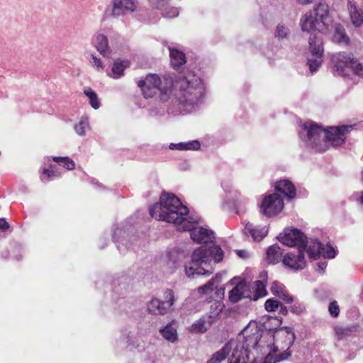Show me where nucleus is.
<instances>
[{
    "mask_svg": "<svg viewBox=\"0 0 363 363\" xmlns=\"http://www.w3.org/2000/svg\"><path fill=\"white\" fill-rule=\"evenodd\" d=\"M169 149H171V150H184V143H171L169 145Z\"/></svg>",
    "mask_w": 363,
    "mask_h": 363,
    "instance_id": "obj_44",
    "label": "nucleus"
},
{
    "mask_svg": "<svg viewBox=\"0 0 363 363\" xmlns=\"http://www.w3.org/2000/svg\"><path fill=\"white\" fill-rule=\"evenodd\" d=\"M208 326L209 323L205 318H200L191 325L189 330L192 333H203L207 330Z\"/></svg>",
    "mask_w": 363,
    "mask_h": 363,
    "instance_id": "obj_31",
    "label": "nucleus"
},
{
    "mask_svg": "<svg viewBox=\"0 0 363 363\" xmlns=\"http://www.w3.org/2000/svg\"><path fill=\"white\" fill-rule=\"evenodd\" d=\"M52 160L68 170L73 169L75 167L74 161L68 157H54Z\"/></svg>",
    "mask_w": 363,
    "mask_h": 363,
    "instance_id": "obj_36",
    "label": "nucleus"
},
{
    "mask_svg": "<svg viewBox=\"0 0 363 363\" xmlns=\"http://www.w3.org/2000/svg\"><path fill=\"white\" fill-rule=\"evenodd\" d=\"M90 64L98 72H102L104 69V65L100 58H98L95 55H91Z\"/></svg>",
    "mask_w": 363,
    "mask_h": 363,
    "instance_id": "obj_38",
    "label": "nucleus"
},
{
    "mask_svg": "<svg viewBox=\"0 0 363 363\" xmlns=\"http://www.w3.org/2000/svg\"><path fill=\"white\" fill-rule=\"evenodd\" d=\"M261 336L260 330L257 325H248L242 330V335H239L238 340L230 341H235L240 345L242 353L248 357V352L256 348Z\"/></svg>",
    "mask_w": 363,
    "mask_h": 363,
    "instance_id": "obj_10",
    "label": "nucleus"
},
{
    "mask_svg": "<svg viewBox=\"0 0 363 363\" xmlns=\"http://www.w3.org/2000/svg\"><path fill=\"white\" fill-rule=\"evenodd\" d=\"M173 87L182 113L194 111L201 102L205 87L201 79L195 74L179 77L174 80Z\"/></svg>",
    "mask_w": 363,
    "mask_h": 363,
    "instance_id": "obj_4",
    "label": "nucleus"
},
{
    "mask_svg": "<svg viewBox=\"0 0 363 363\" xmlns=\"http://www.w3.org/2000/svg\"><path fill=\"white\" fill-rule=\"evenodd\" d=\"M59 176L60 174L57 171L52 169V167H51L50 169H45L41 176V180L43 182H47L49 178L57 177Z\"/></svg>",
    "mask_w": 363,
    "mask_h": 363,
    "instance_id": "obj_39",
    "label": "nucleus"
},
{
    "mask_svg": "<svg viewBox=\"0 0 363 363\" xmlns=\"http://www.w3.org/2000/svg\"><path fill=\"white\" fill-rule=\"evenodd\" d=\"M126 241L122 240L121 242L117 245V248L120 251L121 253H125L126 251Z\"/></svg>",
    "mask_w": 363,
    "mask_h": 363,
    "instance_id": "obj_45",
    "label": "nucleus"
},
{
    "mask_svg": "<svg viewBox=\"0 0 363 363\" xmlns=\"http://www.w3.org/2000/svg\"><path fill=\"white\" fill-rule=\"evenodd\" d=\"M309 55L308 65L310 72L313 74L321 66L323 58V45L321 38L316 33H312L309 37Z\"/></svg>",
    "mask_w": 363,
    "mask_h": 363,
    "instance_id": "obj_9",
    "label": "nucleus"
},
{
    "mask_svg": "<svg viewBox=\"0 0 363 363\" xmlns=\"http://www.w3.org/2000/svg\"><path fill=\"white\" fill-rule=\"evenodd\" d=\"M300 4L306 5L312 3L314 0H296Z\"/></svg>",
    "mask_w": 363,
    "mask_h": 363,
    "instance_id": "obj_50",
    "label": "nucleus"
},
{
    "mask_svg": "<svg viewBox=\"0 0 363 363\" xmlns=\"http://www.w3.org/2000/svg\"><path fill=\"white\" fill-rule=\"evenodd\" d=\"M266 286L262 281H256L250 285V300L257 301L267 294Z\"/></svg>",
    "mask_w": 363,
    "mask_h": 363,
    "instance_id": "obj_23",
    "label": "nucleus"
},
{
    "mask_svg": "<svg viewBox=\"0 0 363 363\" xmlns=\"http://www.w3.org/2000/svg\"><path fill=\"white\" fill-rule=\"evenodd\" d=\"M163 298V302L164 303L165 306L169 311L176 301L174 291L172 289H166L164 291Z\"/></svg>",
    "mask_w": 363,
    "mask_h": 363,
    "instance_id": "obj_35",
    "label": "nucleus"
},
{
    "mask_svg": "<svg viewBox=\"0 0 363 363\" xmlns=\"http://www.w3.org/2000/svg\"><path fill=\"white\" fill-rule=\"evenodd\" d=\"M150 214L156 220L173 223L179 230L192 225L187 207L173 194H162L160 202L150 208Z\"/></svg>",
    "mask_w": 363,
    "mask_h": 363,
    "instance_id": "obj_3",
    "label": "nucleus"
},
{
    "mask_svg": "<svg viewBox=\"0 0 363 363\" xmlns=\"http://www.w3.org/2000/svg\"><path fill=\"white\" fill-rule=\"evenodd\" d=\"M169 51L171 65L174 68H179L186 62V56L183 52L170 47Z\"/></svg>",
    "mask_w": 363,
    "mask_h": 363,
    "instance_id": "obj_25",
    "label": "nucleus"
},
{
    "mask_svg": "<svg viewBox=\"0 0 363 363\" xmlns=\"http://www.w3.org/2000/svg\"><path fill=\"white\" fill-rule=\"evenodd\" d=\"M220 290H222V294H224V289H223V288H220Z\"/></svg>",
    "mask_w": 363,
    "mask_h": 363,
    "instance_id": "obj_55",
    "label": "nucleus"
},
{
    "mask_svg": "<svg viewBox=\"0 0 363 363\" xmlns=\"http://www.w3.org/2000/svg\"><path fill=\"white\" fill-rule=\"evenodd\" d=\"M332 39L333 42L345 45H347L350 42V38L347 35L344 27L340 24L335 26Z\"/></svg>",
    "mask_w": 363,
    "mask_h": 363,
    "instance_id": "obj_27",
    "label": "nucleus"
},
{
    "mask_svg": "<svg viewBox=\"0 0 363 363\" xmlns=\"http://www.w3.org/2000/svg\"><path fill=\"white\" fill-rule=\"evenodd\" d=\"M128 66L129 62L128 60L122 61L117 60L114 62L111 69V74H108V76L113 79H118L123 75L124 69Z\"/></svg>",
    "mask_w": 363,
    "mask_h": 363,
    "instance_id": "obj_26",
    "label": "nucleus"
},
{
    "mask_svg": "<svg viewBox=\"0 0 363 363\" xmlns=\"http://www.w3.org/2000/svg\"><path fill=\"white\" fill-rule=\"evenodd\" d=\"M328 310L330 312V314L333 317H337L339 315L340 313V308L339 306L337 303V301H334L331 302L329 305Z\"/></svg>",
    "mask_w": 363,
    "mask_h": 363,
    "instance_id": "obj_41",
    "label": "nucleus"
},
{
    "mask_svg": "<svg viewBox=\"0 0 363 363\" xmlns=\"http://www.w3.org/2000/svg\"><path fill=\"white\" fill-rule=\"evenodd\" d=\"M290 310L293 313L299 315L303 312L305 306L301 303L296 302L290 307Z\"/></svg>",
    "mask_w": 363,
    "mask_h": 363,
    "instance_id": "obj_42",
    "label": "nucleus"
},
{
    "mask_svg": "<svg viewBox=\"0 0 363 363\" xmlns=\"http://www.w3.org/2000/svg\"><path fill=\"white\" fill-rule=\"evenodd\" d=\"M271 292L275 296L283 300L286 303H291L293 297L288 294L285 286L277 281H274L270 288Z\"/></svg>",
    "mask_w": 363,
    "mask_h": 363,
    "instance_id": "obj_21",
    "label": "nucleus"
},
{
    "mask_svg": "<svg viewBox=\"0 0 363 363\" xmlns=\"http://www.w3.org/2000/svg\"><path fill=\"white\" fill-rule=\"evenodd\" d=\"M163 15L167 18H174L179 15V11L177 8L166 9Z\"/></svg>",
    "mask_w": 363,
    "mask_h": 363,
    "instance_id": "obj_43",
    "label": "nucleus"
},
{
    "mask_svg": "<svg viewBox=\"0 0 363 363\" xmlns=\"http://www.w3.org/2000/svg\"><path fill=\"white\" fill-rule=\"evenodd\" d=\"M278 239L283 245L289 247L298 246V250H306V238L303 233L296 228H286L278 236Z\"/></svg>",
    "mask_w": 363,
    "mask_h": 363,
    "instance_id": "obj_11",
    "label": "nucleus"
},
{
    "mask_svg": "<svg viewBox=\"0 0 363 363\" xmlns=\"http://www.w3.org/2000/svg\"><path fill=\"white\" fill-rule=\"evenodd\" d=\"M240 349V345L237 344L235 341H229L221 350L215 352L208 360L207 363L221 362L226 358L230 351H232V353L229 356L230 363H247V357L242 354Z\"/></svg>",
    "mask_w": 363,
    "mask_h": 363,
    "instance_id": "obj_8",
    "label": "nucleus"
},
{
    "mask_svg": "<svg viewBox=\"0 0 363 363\" xmlns=\"http://www.w3.org/2000/svg\"><path fill=\"white\" fill-rule=\"evenodd\" d=\"M242 298L250 299V288L245 281H240L236 284L229 292V300L233 303H237Z\"/></svg>",
    "mask_w": 363,
    "mask_h": 363,
    "instance_id": "obj_18",
    "label": "nucleus"
},
{
    "mask_svg": "<svg viewBox=\"0 0 363 363\" xmlns=\"http://www.w3.org/2000/svg\"><path fill=\"white\" fill-rule=\"evenodd\" d=\"M360 201H361V203L363 204V191L361 194Z\"/></svg>",
    "mask_w": 363,
    "mask_h": 363,
    "instance_id": "obj_51",
    "label": "nucleus"
},
{
    "mask_svg": "<svg viewBox=\"0 0 363 363\" xmlns=\"http://www.w3.org/2000/svg\"><path fill=\"white\" fill-rule=\"evenodd\" d=\"M305 250H297V251L288 252L283 256V264L292 269H302L306 266V259L304 257Z\"/></svg>",
    "mask_w": 363,
    "mask_h": 363,
    "instance_id": "obj_15",
    "label": "nucleus"
},
{
    "mask_svg": "<svg viewBox=\"0 0 363 363\" xmlns=\"http://www.w3.org/2000/svg\"><path fill=\"white\" fill-rule=\"evenodd\" d=\"M192 225L184 231H190L191 238L197 243L211 244V245L201 246L196 249L191 255V261L185 265V273L188 277L194 278L196 275L211 274L213 269L212 262L218 263L223 259V251L220 247L214 243V233L208 228L194 226L199 222L197 218L190 216Z\"/></svg>",
    "mask_w": 363,
    "mask_h": 363,
    "instance_id": "obj_1",
    "label": "nucleus"
},
{
    "mask_svg": "<svg viewBox=\"0 0 363 363\" xmlns=\"http://www.w3.org/2000/svg\"><path fill=\"white\" fill-rule=\"evenodd\" d=\"M9 225L4 218H0V229L5 231L9 228Z\"/></svg>",
    "mask_w": 363,
    "mask_h": 363,
    "instance_id": "obj_46",
    "label": "nucleus"
},
{
    "mask_svg": "<svg viewBox=\"0 0 363 363\" xmlns=\"http://www.w3.org/2000/svg\"><path fill=\"white\" fill-rule=\"evenodd\" d=\"M352 125L330 127L325 130L315 123H305L299 131V138L308 148L315 152H325L333 146H340L344 143L346 135L352 129Z\"/></svg>",
    "mask_w": 363,
    "mask_h": 363,
    "instance_id": "obj_2",
    "label": "nucleus"
},
{
    "mask_svg": "<svg viewBox=\"0 0 363 363\" xmlns=\"http://www.w3.org/2000/svg\"><path fill=\"white\" fill-rule=\"evenodd\" d=\"M160 332L165 340L171 342H174L178 339L177 329L173 327L172 323H169L164 328H161Z\"/></svg>",
    "mask_w": 363,
    "mask_h": 363,
    "instance_id": "obj_29",
    "label": "nucleus"
},
{
    "mask_svg": "<svg viewBox=\"0 0 363 363\" xmlns=\"http://www.w3.org/2000/svg\"><path fill=\"white\" fill-rule=\"evenodd\" d=\"M220 290H222V294H224V289H223V288H220Z\"/></svg>",
    "mask_w": 363,
    "mask_h": 363,
    "instance_id": "obj_54",
    "label": "nucleus"
},
{
    "mask_svg": "<svg viewBox=\"0 0 363 363\" xmlns=\"http://www.w3.org/2000/svg\"><path fill=\"white\" fill-rule=\"evenodd\" d=\"M221 281V275L216 274L213 277L207 284L200 286L199 291L202 294H208L212 291L214 288H217L218 284Z\"/></svg>",
    "mask_w": 363,
    "mask_h": 363,
    "instance_id": "obj_30",
    "label": "nucleus"
},
{
    "mask_svg": "<svg viewBox=\"0 0 363 363\" xmlns=\"http://www.w3.org/2000/svg\"><path fill=\"white\" fill-rule=\"evenodd\" d=\"M306 251L309 257L314 259L319 256L331 259L334 258L336 255L335 250L330 244L324 245L317 240H311Z\"/></svg>",
    "mask_w": 363,
    "mask_h": 363,
    "instance_id": "obj_14",
    "label": "nucleus"
},
{
    "mask_svg": "<svg viewBox=\"0 0 363 363\" xmlns=\"http://www.w3.org/2000/svg\"><path fill=\"white\" fill-rule=\"evenodd\" d=\"M279 307H280V311H279V312H280L282 315H286V314H287V312H288V310H287L286 307L283 306L281 304H280V305H279Z\"/></svg>",
    "mask_w": 363,
    "mask_h": 363,
    "instance_id": "obj_49",
    "label": "nucleus"
},
{
    "mask_svg": "<svg viewBox=\"0 0 363 363\" xmlns=\"http://www.w3.org/2000/svg\"><path fill=\"white\" fill-rule=\"evenodd\" d=\"M245 233L251 235L255 241L259 242L268 233V228L267 226L258 227L254 225L250 222L245 224Z\"/></svg>",
    "mask_w": 363,
    "mask_h": 363,
    "instance_id": "obj_19",
    "label": "nucleus"
},
{
    "mask_svg": "<svg viewBox=\"0 0 363 363\" xmlns=\"http://www.w3.org/2000/svg\"><path fill=\"white\" fill-rule=\"evenodd\" d=\"M184 150H197L200 148L201 144L198 140H191L184 143Z\"/></svg>",
    "mask_w": 363,
    "mask_h": 363,
    "instance_id": "obj_40",
    "label": "nucleus"
},
{
    "mask_svg": "<svg viewBox=\"0 0 363 363\" xmlns=\"http://www.w3.org/2000/svg\"><path fill=\"white\" fill-rule=\"evenodd\" d=\"M93 45L104 57H108L111 51L108 44L107 37L102 33H96L92 40Z\"/></svg>",
    "mask_w": 363,
    "mask_h": 363,
    "instance_id": "obj_20",
    "label": "nucleus"
},
{
    "mask_svg": "<svg viewBox=\"0 0 363 363\" xmlns=\"http://www.w3.org/2000/svg\"><path fill=\"white\" fill-rule=\"evenodd\" d=\"M335 73L340 76H347L352 71L355 74L363 77V64L354 60L351 54L338 52L331 58Z\"/></svg>",
    "mask_w": 363,
    "mask_h": 363,
    "instance_id": "obj_7",
    "label": "nucleus"
},
{
    "mask_svg": "<svg viewBox=\"0 0 363 363\" xmlns=\"http://www.w3.org/2000/svg\"><path fill=\"white\" fill-rule=\"evenodd\" d=\"M332 21L329 6L320 2L301 16L299 24L303 32L323 33L328 29Z\"/></svg>",
    "mask_w": 363,
    "mask_h": 363,
    "instance_id": "obj_6",
    "label": "nucleus"
},
{
    "mask_svg": "<svg viewBox=\"0 0 363 363\" xmlns=\"http://www.w3.org/2000/svg\"><path fill=\"white\" fill-rule=\"evenodd\" d=\"M275 189L277 191L284 194L289 199L294 198L296 194L294 184L287 179L277 182Z\"/></svg>",
    "mask_w": 363,
    "mask_h": 363,
    "instance_id": "obj_22",
    "label": "nucleus"
},
{
    "mask_svg": "<svg viewBox=\"0 0 363 363\" xmlns=\"http://www.w3.org/2000/svg\"><path fill=\"white\" fill-rule=\"evenodd\" d=\"M327 267V262H320L318 263V268L320 272H323L324 269Z\"/></svg>",
    "mask_w": 363,
    "mask_h": 363,
    "instance_id": "obj_48",
    "label": "nucleus"
},
{
    "mask_svg": "<svg viewBox=\"0 0 363 363\" xmlns=\"http://www.w3.org/2000/svg\"><path fill=\"white\" fill-rule=\"evenodd\" d=\"M116 234H117V233H116V231H115V232L113 233V238H114V239H116Z\"/></svg>",
    "mask_w": 363,
    "mask_h": 363,
    "instance_id": "obj_52",
    "label": "nucleus"
},
{
    "mask_svg": "<svg viewBox=\"0 0 363 363\" xmlns=\"http://www.w3.org/2000/svg\"><path fill=\"white\" fill-rule=\"evenodd\" d=\"M237 255L242 258H245L247 257V252L245 250H237Z\"/></svg>",
    "mask_w": 363,
    "mask_h": 363,
    "instance_id": "obj_47",
    "label": "nucleus"
},
{
    "mask_svg": "<svg viewBox=\"0 0 363 363\" xmlns=\"http://www.w3.org/2000/svg\"><path fill=\"white\" fill-rule=\"evenodd\" d=\"M291 345L292 341L290 339L287 340L285 346L281 345L279 340H276L271 346L270 352L264 357V363H280L286 360L291 356V352L289 350Z\"/></svg>",
    "mask_w": 363,
    "mask_h": 363,
    "instance_id": "obj_12",
    "label": "nucleus"
},
{
    "mask_svg": "<svg viewBox=\"0 0 363 363\" xmlns=\"http://www.w3.org/2000/svg\"><path fill=\"white\" fill-rule=\"evenodd\" d=\"M174 84V77L170 74H164L162 77L155 74H147L145 79L138 82V86L142 89L145 98L158 97L165 101L168 99Z\"/></svg>",
    "mask_w": 363,
    "mask_h": 363,
    "instance_id": "obj_5",
    "label": "nucleus"
},
{
    "mask_svg": "<svg viewBox=\"0 0 363 363\" xmlns=\"http://www.w3.org/2000/svg\"><path fill=\"white\" fill-rule=\"evenodd\" d=\"M112 12L114 16L133 13L139 6L138 0H112Z\"/></svg>",
    "mask_w": 363,
    "mask_h": 363,
    "instance_id": "obj_16",
    "label": "nucleus"
},
{
    "mask_svg": "<svg viewBox=\"0 0 363 363\" xmlns=\"http://www.w3.org/2000/svg\"><path fill=\"white\" fill-rule=\"evenodd\" d=\"M362 179H363V171L362 172Z\"/></svg>",
    "mask_w": 363,
    "mask_h": 363,
    "instance_id": "obj_56",
    "label": "nucleus"
},
{
    "mask_svg": "<svg viewBox=\"0 0 363 363\" xmlns=\"http://www.w3.org/2000/svg\"><path fill=\"white\" fill-rule=\"evenodd\" d=\"M220 290H222V294H224V289H223V288H220Z\"/></svg>",
    "mask_w": 363,
    "mask_h": 363,
    "instance_id": "obj_53",
    "label": "nucleus"
},
{
    "mask_svg": "<svg viewBox=\"0 0 363 363\" xmlns=\"http://www.w3.org/2000/svg\"><path fill=\"white\" fill-rule=\"evenodd\" d=\"M262 363H264V362Z\"/></svg>",
    "mask_w": 363,
    "mask_h": 363,
    "instance_id": "obj_57",
    "label": "nucleus"
},
{
    "mask_svg": "<svg viewBox=\"0 0 363 363\" xmlns=\"http://www.w3.org/2000/svg\"><path fill=\"white\" fill-rule=\"evenodd\" d=\"M347 9L352 24L359 27L363 24V3L359 6L355 0H347Z\"/></svg>",
    "mask_w": 363,
    "mask_h": 363,
    "instance_id": "obj_17",
    "label": "nucleus"
},
{
    "mask_svg": "<svg viewBox=\"0 0 363 363\" xmlns=\"http://www.w3.org/2000/svg\"><path fill=\"white\" fill-rule=\"evenodd\" d=\"M282 254L280 247L277 245H273L267 249V259L270 264H277L281 260Z\"/></svg>",
    "mask_w": 363,
    "mask_h": 363,
    "instance_id": "obj_28",
    "label": "nucleus"
},
{
    "mask_svg": "<svg viewBox=\"0 0 363 363\" xmlns=\"http://www.w3.org/2000/svg\"><path fill=\"white\" fill-rule=\"evenodd\" d=\"M148 311L154 315H164L169 311L165 306L163 301L157 298L152 299L147 305Z\"/></svg>",
    "mask_w": 363,
    "mask_h": 363,
    "instance_id": "obj_24",
    "label": "nucleus"
},
{
    "mask_svg": "<svg viewBox=\"0 0 363 363\" xmlns=\"http://www.w3.org/2000/svg\"><path fill=\"white\" fill-rule=\"evenodd\" d=\"M84 94L88 97L89 104L94 109L99 108L101 103L96 93L91 88L84 90Z\"/></svg>",
    "mask_w": 363,
    "mask_h": 363,
    "instance_id": "obj_32",
    "label": "nucleus"
},
{
    "mask_svg": "<svg viewBox=\"0 0 363 363\" xmlns=\"http://www.w3.org/2000/svg\"><path fill=\"white\" fill-rule=\"evenodd\" d=\"M283 208V199L276 193L266 196L261 204V211L267 217L277 215L282 211Z\"/></svg>",
    "mask_w": 363,
    "mask_h": 363,
    "instance_id": "obj_13",
    "label": "nucleus"
},
{
    "mask_svg": "<svg viewBox=\"0 0 363 363\" xmlns=\"http://www.w3.org/2000/svg\"><path fill=\"white\" fill-rule=\"evenodd\" d=\"M89 118L82 116L78 123L75 124L74 128L77 135L83 136L85 135V130L89 127Z\"/></svg>",
    "mask_w": 363,
    "mask_h": 363,
    "instance_id": "obj_33",
    "label": "nucleus"
},
{
    "mask_svg": "<svg viewBox=\"0 0 363 363\" xmlns=\"http://www.w3.org/2000/svg\"><path fill=\"white\" fill-rule=\"evenodd\" d=\"M290 34L289 28L283 23H279L277 26L274 36L279 40L287 38Z\"/></svg>",
    "mask_w": 363,
    "mask_h": 363,
    "instance_id": "obj_34",
    "label": "nucleus"
},
{
    "mask_svg": "<svg viewBox=\"0 0 363 363\" xmlns=\"http://www.w3.org/2000/svg\"><path fill=\"white\" fill-rule=\"evenodd\" d=\"M279 305L280 303L278 301L274 298H269L265 301L264 308L267 311L273 312L278 309Z\"/></svg>",
    "mask_w": 363,
    "mask_h": 363,
    "instance_id": "obj_37",
    "label": "nucleus"
}]
</instances>
